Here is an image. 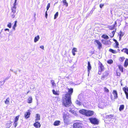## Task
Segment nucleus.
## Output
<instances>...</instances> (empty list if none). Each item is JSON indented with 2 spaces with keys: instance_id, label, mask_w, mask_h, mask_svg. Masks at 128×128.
I'll use <instances>...</instances> for the list:
<instances>
[{
  "instance_id": "obj_56",
  "label": "nucleus",
  "mask_w": 128,
  "mask_h": 128,
  "mask_svg": "<svg viewBox=\"0 0 128 128\" xmlns=\"http://www.w3.org/2000/svg\"><path fill=\"white\" fill-rule=\"evenodd\" d=\"M17 1V0H15L14 2H16Z\"/></svg>"
},
{
  "instance_id": "obj_3",
  "label": "nucleus",
  "mask_w": 128,
  "mask_h": 128,
  "mask_svg": "<svg viewBox=\"0 0 128 128\" xmlns=\"http://www.w3.org/2000/svg\"><path fill=\"white\" fill-rule=\"evenodd\" d=\"M88 119L90 122L92 124L98 125L99 124V121L98 120L95 118H90Z\"/></svg>"
},
{
  "instance_id": "obj_28",
  "label": "nucleus",
  "mask_w": 128,
  "mask_h": 128,
  "mask_svg": "<svg viewBox=\"0 0 128 128\" xmlns=\"http://www.w3.org/2000/svg\"><path fill=\"white\" fill-rule=\"evenodd\" d=\"M10 99L9 97L7 98L5 101V103L6 104H10Z\"/></svg>"
},
{
  "instance_id": "obj_16",
  "label": "nucleus",
  "mask_w": 128,
  "mask_h": 128,
  "mask_svg": "<svg viewBox=\"0 0 128 128\" xmlns=\"http://www.w3.org/2000/svg\"><path fill=\"white\" fill-rule=\"evenodd\" d=\"M92 68V67L90 63L89 62H88V66H87V69L88 71L89 72L90 70Z\"/></svg>"
},
{
  "instance_id": "obj_7",
  "label": "nucleus",
  "mask_w": 128,
  "mask_h": 128,
  "mask_svg": "<svg viewBox=\"0 0 128 128\" xmlns=\"http://www.w3.org/2000/svg\"><path fill=\"white\" fill-rule=\"evenodd\" d=\"M117 25V22L116 21L114 22V24L112 26H108V28L110 30H112L115 29V27Z\"/></svg>"
},
{
  "instance_id": "obj_25",
  "label": "nucleus",
  "mask_w": 128,
  "mask_h": 128,
  "mask_svg": "<svg viewBox=\"0 0 128 128\" xmlns=\"http://www.w3.org/2000/svg\"><path fill=\"white\" fill-rule=\"evenodd\" d=\"M16 7H14L12 6L11 8V10L12 12L15 13L16 12Z\"/></svg>"
},
{
  "instance_id": "obj_5",
  "label": "nucleus",
  "mask_w": 128,
  "mask_h": 128,
  "mask_svg": "<svg viewBox=\"0 0 128 128\" xmlns=\"http://www.w3.org/2000/svg\"><path fill=\"white\" fill-rule=\"evenodd\" d=\"M98 64L99 66L98 67L99 70L98 74L100 75L101 74L102 72L104 70V68L102 64L99 61Z\"/></svg>"
},
{
  "instance_id": "obj_46",
  "label": "nucleus",
  "mask_w": 128,
  "mask_h": 128,
  "mask_svg": "<svg viewBox=\"0 0 128 128\" xmlns=\"http://www.w3.org/2000/svg\"><path fill=\"white\" fill-rule=\"evenodd\" d=\"M63 118L64 120L66 119V114H64L63 116Z\"/></svg>"
},
{
  "instance_id": "obj_53",
  "label": "nucleus",
  "mask_w": 128,
  "mask_h": 128,
  "mask_svg": "<svg viewBox=\"0 0 128 128\" xmlns=\"http://www.w3.org/2000/svg\"><path fill=\"white\" fill-rule=\"evenodd\" d=\"M108 117L111 118L112 117H113V116L112 115H108Z\"/></svg>"
},
{
  "instance_id": "obj_32",
  "label": "nucleus",
  "mask_w": 128,
  "mask_h": 128,
  "mask_svg": "<svg viewBox=\"0 0 128 128\" xmlns=\"http://www.w3.org/2000/svg\"><path fill=\"white\" fill-rule=\"evenodd\" d=\"M51 83L52 85V86H56V84L55 82L53 80H51Z\"/></svg>"
},
{
  "instance_id": "obj_50",
  "label": "nucleus",
  "mask_w": 128,
  "mask_h": 128,
  "mask_svg": "<svg viewBox=\"0 0 128 128\" xmlns=\"http://www.w3.org/2000/svg\"><path fill=\"white\" fill-rule=\"evenodd\" d=\"M13 7H16V2H14V4H13Z\"/></svg>"
},
{
  "instance_id": "obj_9",
  "label": "nucleus",
  "mask_w": 128,
  "mask_h": 128,
  "mask_svg": "<svg viewBox=\"0 0 128 128\" xmlns=\"http://www.w3.org/2000/svg\"><path fill=\"white\" fill-rule=\"evenodd\" d=\"M94 42L97 43L98 46V48L100 49L102 47V44L98 40H96Z\"/></svg>"
},
{
  "instance_id": "obj_37",
  "label": "nucleus",
  "mask_w": 128,
  "mask_h": 128,
  "mask_svg": "<svg viewBox=\"0 0 128 128\" xmlns=\"http://www.w3.org/2000/svg\"><path fill=\"white\" fill-rule=\"evenodd\" d=\"M107 62L108 64H111L113 63V61L112 59L109 60L107 61Z\"/></svg>"
},
{
  "instance_id": "obj_13",
  "label": "nucleus",
  "mask_w": 128,
  "mask_h": 128,
  "mask_svg": "<svg viewBox=\"0 0 128 128\" xmlns=\"http://www.w3.org/2000/svg\"><path fill=\"white\" fill-rule=\"evenodd\" d=\"M30 113L29 110L28 112H26L24 114V116L25 118L26 119L29 118L30 117Z\"/></svg>"
},
{
  "instance_id": "obj_42",
  "label": "nucleus",
  "mask_w": 128,
  "mask_h": 128,
  "mask_svg": "<svg viewBox=\"0 0 128 128\" xmlns=\"http://www.w3.org/2000/svg\"><path fill=\"white\" fill-rule=\"evenodd\" d=\"M76 104L78 105L79 106H80L81 105V103L80 101L78 100H77L76 101Z\"/></svg>"
},
{
  "instance_id": "obj_47",
  "label": "nucleus",
  "mask_w": 128,
  "mask_h": 128,
  "mask_svg": "<svg viewBox=\"0 0 128 128\" xmlns=\"http://www.w3.org/2000/svg\"><path fill=\"white\" fill-rule=\"evenodd\" d=\"M104 5V4H100V8H102V7Z\"/></svg>"
},
{
  "instance_id": "obj_38",
  "label": "nucleus",
  "mask_w": 128,
  "mask_h": 128,
  "mask_svg": "<svg viewBox=\"0 0 128 128\" xmlns=\"http://www.w3.org/2000/svg\"><path fill=\"white\" fill-rule=\"evenodd\" d=\"M52 92L54 94L57 95H58L59 94L58 93H57L54 90H52Z\"/></svg>"
},
{
  "instance_id": "obj_29",
  "label": "nucleus",
  "mask_w": 128,
  "mask_h": 128,
  "mask_svg": "<svg viewBox=\"0 0 128 128\" xmlns=\"http://www.w3.org/2000/svg\"><path fill=\"white\" fill-rule=\"evenodd\" d=\"M124 106L123 104H122L120 105L119 108V110L120 111H121L122 110H124Z\"/></svg>"
},
{
  "instance_id": "obj_44",
  "label": "nucleus",
  "mask_w": 128,
  "mask_h": 128,
  "mask_svg": "<svg viewBox=\"0 0 128 128\" xmlns=\"http://www.w3.org/2000/svg\"><path fill=\"white\" fill-rule=\"evenodd\" d=\"M18 123L17 122H14V128H16L18 125Z\"/></svg>"
},
{
  "instance_id": "obj_18",
  "label": "nucleus",
  "mask_w": 128,
  "mask_h": 128,
  "mask_svg": "<svg viewBox=\"0 0 128 128\" xmlns=\"http://www.w3.org/2000/svg\"><path fill=\"white\" fill-rule=\"evenodd\" d=\"M118 68L119 70L122 72H123L124 68L123 66L121 65H118Z\"/></svg>"
},
{
  "instance_id": "obj_31",
  "label": "nucleus",
  "mask_w": 128,
  "mask_h": 128,
  "mask_svg": "<svg viewBox=\"0 0 128 128\" xmlns=\"http://www.w3.org/2000/svg\"><path fill=\"white\" fill-rule=\"evenodd\" d=\"M62 2L64 5L66 7L68 6V4L66 2V0H63Z\"/></svg>"
},
{
  "instance_id": "obj_23",
  "label": "nucleus",
  "mask_w": 128,
  "mask_h": 128,
  "mask_svg": "<svg viewBox=\"0 0 128 128\" xmlns=\"http://www.w3.org/2000/svg\"><path fill=\"white\" fill-rule=\"evenodd\" d=\"M32 98L31 96H30L28 99L27 102L29 104H30L32 102Z\"/></svg>"
},
{
  "instance_id": "obj_43",
  "label": "nucleus",
  "mask_w": 128,
  "mask_h": 128,
  "mask_svg": "<svg viewBox=\"0 0 128 128\" xmlns=\"http://www.w3.org/2000/svg\"><path fill=\"white\" fill-rule=\"evenodd\" d=\"M116 75L117 76H120V73L117 70L116 71Z\"/></svg>"
},
{
  "instance_id": "obj_40",
  "label": "nucleus",
  "mask_w": 128,
  "mask_h": 128,
  "mask_svg": "<svg viewBox=\"0 0 128 128\" xmlns=\"http://www.w3.org/2000/svg\"><path fill=\"white\" fill-rule=\"evenodd\" d=\"M50 3L48 4L46 6V10L47 11L49 9V8L50 7Z\"/></svg>"
},
{
  "instance_id": "obj_8",
  "label": "nucleus",
  "mask_w": 128,
  "mask_h": 128,
  "mask_svg": "<svg viewBox=\"0 0 128 128\" xmlns=\"http://www.w3.org/2000/svg\"><path fill=\"white\" fill-rule=\"evenodd\" d=\"M108 72L106 71L105 72L103 73L101 77V80H104L105 78L107 77L108 75Z\"/></svg>"
},
{
  "instance_id": "obj_17",
  "label": "nucleus",
  "mask_w": 128,
  "mask_h": 128,
  "mask_svg": "<svg viewBox=\"0 0 128 128\" xmlns=\"http://www.w3.org/2000/svg\"><path fill=\"white\" fill-rule=\"evenodd\" d=\"M36 118L35 120V121H37L38 120H40V115L38 114H36Z\"/></svg>"
},
{
  "instance_id": "obj_4",
  "label": "nucleus",
  "mask_w": 128,
  "mask_h": 128,
  "mask_svg": "<svg viewBox=\"0 0 128 128\" xmlns=\"http://www.w3.org/2000/svg\"><path fill=\"white\" fill-rule=\"evenodd\" d=\"M73 128H84L83 124L79 122L74 123L73 125Z\"/></svg>"
},
{
  "instance_id": "obj_36",
  "label": "nucleus",
  "mask_w": 128,
  "mask_h": 128,
  "mask_svg": "<svg viewBox=\"0 0 128 128\" xmlns=\"http://www.w3.org/2000/svg\"><path fill=\"white\" fill-rule=\"evenodd\" d=\"M5 82V80L0 82V87L2 88V86L4 84Z\"/></svg>"
},
{
  "instance_id": "obj_49",
  "label": "nucleus",
  "mask_w": 128,
  "mask_h": 128,
  "mask_svg": "<svg viewBox=\"0 0 128 128\" xmlns=\"http://www.w3.org/2000/svg\"><path fill=\"white\" fill-rule=\"evenodd\" d=\"M11 16L12 18H14L15 17L14 13H13V14H11Z\"/></svg>"
},
{
  "instance_id": "obj_54",
  "label": "nucleus",
  "mask_w": 128,
  "mask_h": 128,
  "mask_svg": "<svg viewBox=\"0 0 128 128\" xmlns=\"http://www.w3.org/2000/svg\"><path fill=\"white\" fill-rule=\"evenodd\" d=\"M4 30L5 31L8 30V32H9V30L8 28H6Z\"/></svg>"
},
{
  "instance_id": "obj_55",
  "label": "nucleus",
  "mask_w": 128,
  "mask_h": 128,
  "mask_svg": "<svg viewBox=\"0 0 128 128\" xmlns=\"http://www.w3.org/2000/svg\"><path fill=\"white\" fill-rule=\"evenodd\" d=\"M105 41V42L106 43H107L108 42V41H106L105 40H102V41Z\"/></svg>"
},
{
  "instance_id": "obj_12",
  "label": "nucleus",
  "mask_w": 128,
  "mask_h": 128,
  "mask_svg": "<svg viewBox=\"0 0 128 128\" xmlns=\"http://www.w3.org/2000/svg\"><path fill=\"white\" fill-rule=\"evenodd\" d=\"M117 51H117L116 50H114L112 48H110L109 50V51L110 52L114 54H116L118 52H119L120 51V50L119 49H118L117 50Z\"/></svg>"
},
{
  "instance_id": "obj_20",
  "label": "nucleus",
  "mask_w": 128,
  "mask_h": 128,
  "mask_svg": "<svg viewBox=\"0 0 128 128\" xmlns=\"http://www.w3.org/2000/svg\"><path fill=\"white\" fill-rule=\"evenodd\" d=\"M128 66V59L126 58V59L124 63V66L126 68Z\"/></svg>"
},
{
  "instance_id": "obj_6",
  "label": "nucleus",
  "mask_w": 128,
  "mask_h": 128,
  "mask_svg": "<svg viewBox=\"0 0 128 128\" xmlns=\"http://www.w3.org/2000/svg\"><path fill=\"white\" fill-rule=\"evenodd\" d=\"M122 90L124 91L126 95V98L128 99V88L126 86L122 88Z\"/></svg>"
},
{
  "instance_id": "obj_45",
  "label": "nucleus",
  "mask_w": 128,
  "mask_h": 128,
  "mask_svg": "<svg viewBox=\"0 0 128 128\" xmlns=\"http://www.w3.org/2000/svg\"><path fill=\"white\" fill-rule=\"evenodd\" d=\"M11 23L10 22L8 23V24L7 25V26L9 28H11Z\"/></svg>"
},
{
  "instance_id": "obj_11",
  "label": "nucleus",
  "mask_w": 128,
  "mask_h": 128,
  "mask_svg": "<svg viewBox=\"0 0 128 128\" xmlns=\"http://www.w3.org/2000/svg\"><path fill=\"white\" fill-rule=\"evenodd\" d=\"M33 125L34 127L36 128H39L41 126L40 124L37 121H36V122Z\"/></svg>"
},
{
  "instance_id": "obj_30",
  "label": "nucleus",
  "mask_w": 128,
  "mask_h": 128,
  "mask_svg": "<svg viewBox=\"0 0 128 128\" xmlns=\"http://www.w3.org/2000/svg\"><path fill=\"white\" fill-rule=\"evenodd\" d=\"M40 39V37L39 36H36L34 38V42H36L38 41Z\"/></svg>"
},
{
  "instance_id": "obj_14",
  "label": "nucleus",
  "mask_w": 128,
  "mask_h": 128,
  "mask_svg": "<svg viewBox=\"0 0 128 128\" xmlns=\"http://www.w3.org/2000/svg\"><path fill=\"white\" fill-rule=\"evenodd\" d=\"M12 122L10 121H8L6 124V128H10L11 126Z\"/></svg>"
},
{
  "instance_id": "obj_1",
  "label": "nucleus",
  "mask_w": 128,
  "mask_h": 128,
  "mask_svg": "<svg viewBox=\"0 0 128 128\" xmlns=\"http://www.w3.org/2000/svg\"><path fill=\"white\" fill-rule=\"evenodd\" d=\"M68 92L65 94V97L62 99V105L66 107L70 106L72 104L71 101V96L73 92V89L72 88H67Z\"/></svg>"
},
{
  "instance_id": "obj_57",
  "label": "nucleus",
  "mask_w": 128,
  "mask_h": 128,
  "mask_svg": "<svg viewBox=\"0 0 128 128\" xmlns=\"http://www.w3.org/2000/svg\"><path fill=\"white\" fill-rule=\"evenodd\" d=\"M122 84H121V86H122Z\"/></svg>"
},
{
  "instance_id": "obj_39",
  "label": "nucleus",
  "mask_w": 128,
  "mask_h": 128,
  "mask_svg": "<svg viewBox=\"0 0 128 128\" xmlns=\"http://www.w3.org/2000/svg\"><path fill=\"white\" fill-rule=\"evenodd\" d=\"M104 91L105 92H106L107 93L109 92V90L106 87H104Z\"/></svg>"
},
{
  "instance_id": "obj_41",
  "label": "nucleus",
  "mask_w": 128,
  "mask_h": 128,
  "mask_svg": "<svg viewBox=\"0 0 128 128\" xmlns=\"http://www.w3.org/2000/svg\"><path fill=\"white\" fill-rule=\"evenodd\" d=\"M58 12H56V13L54 15V19L56 18L58 16Z\"/></svg>"
},
{
  "instance_id": "obj_52",
  "label": "nucleus",
  "mask_w": 128,
  "mask_h": 128,
  "mask_svg": "<svg viewBox=\"0 0 128 128\" xmlns=\"http://www.w3.org/2000/svg\"><path fill=\"white\" fill-rule=\"evenodd\" d=\"M40 48L42 49H44V47L43 46H40Z\"/></svg>"
},
{
  "instance_id": "obj_10",
  "label": "nucleus",
  "mask_w": 128,
  "mask_h": 128,
  "mask_svg": "<svg viewBox=\"0 0 128 128\" xmlns=\"http://www.w3.org/2000/svg\"><path fill=\"white\" fill-rule=\"evenodd\" d=\"M113 40L115 42V43L114 44L115 45L113 46V47L115 48H119L118 42L115 39H114Z\"/></svg>"
},
{
  "instance_id": "obj_15",
  "label": "nucleus",
  "mask_w": 128,
  "mask_h": 128,
  "mask_svg": "<svg viewBox=\"0 0 128 128\" xmlns=\"http://www.w3.org/2000/svg\"><path fill=\"white\" fill-rule=\"evenodd\" d=\"M112 94L114 95V99H117L118 98V94L116 91L115 90H113Z\"/></svg>"
},
{
  "instance_id": "obj_26",
  "label": "nucleus",
  "mask_w": 128,
  "mask_h": 128,
  "mask_svg": "<svg viewBox=\"0 0 128 128\" xmlns=\"http://www.w3.org/2000/svg\"><path fill=\"white\" fill-rule=\"evenodd\" d=\"M102 38L105 39H108L109 38L108 36L106 34H103L101 36Z\"/></svg>"
},
{
  "instance_id": "obj_24",
  "label": "nucleus",
  "mask_w": 128,
  "mask_h": 128,
  "mask_svg": "<svg viewBox=\"0 0 128 128\" xmlns=\"http://www.w3.org/2000/svg\"><path fill=\"white\" fill-rule=\"evenodd\" d=\"M60 122L59 120H56L54 123V126H58L60 125Z\"/></svg>"
},
{
  "instance_id": "obj_33",
  "label": "nucleus",
  "mask_w": 128,
  "mask_h": 128,
  "mask_svg": "<svg viewBox=\"0 0 128 128\" xmlns=\"http://www.w3.org/2000/svg\"><path fill=\"white\" fill-rule=\"evenodd\" d=\"M125 59V58L124 56L120 57L119 59V61L121 62H122Z\"/></svg>"
},
{
  "instance_id": "obj_48",
  "label": "nucleus",
  "mask_w": 128,
  "mask_h": 128,
  "mask_svg": "<svg viewBox=\"0 0 128 128\" xmlns=\"http://www.w3.org/2000/svg\"><path fill=\"white\" fill-rule=\"evenodd\" d=\"M55 98H57V101L58 102L60 101V98L56 96V97Z\"/></svg>"
},
{
  "instance_id": "obj_51",
  "label": "nucleus",
  "mask_w": 128,
  "mask_h": 128,
  "mask_svg": "<svg viewBox=\"0 0 128 128\" xmlns=\"http://www.w3.org/2000/svg\"><path fill=\"white\" fill-rule=\"evenodd\" d=\"M48 14H47V11L46 10L45 12V16L46 18H47Z\"/></svg>"
},
{
  "instance_id": "obj_21",
  "label": "nucleus",
  "mask_w": 128,
  "mask_h": 128,
  "mask_svg": "<svg viewBox=\"0 0 128 128\" xmlns=\"http://www.w3.org/2000/svg\"><path fill=\"white\" fill-rule=\"evenodd\" d=\"M77 52V50L76 48H73L72 50V54L74 56L75 55V52Z\"/></svg>"
},
{
  "instance_id": "obj_34",
  "label": "nucleus",
  "mask_w": 128,
  "mask_h": 128,
  "mask_svg": "<svg viewBox=\"0 0 128 128\" xmlns=\"http://www.w3.org/2000/svg\"><path fill=\"white\" fill-rule=\"evenodd\" d=\"M17 22V21L16 20L14 22V25L12 27V28L14 30H15V28L16 26Z\"/></svg>"
},
{
  "instance_id": "obj_35",
  "label": "nucleus",
  "mask_w": 128,
  "mask_h": 128,
  "mask_svg": "<svg viewBox=\"0 0 128 128\" xmlns=\"http://www.w3.org/2000/svg\"><path fill=\"white\" fill-rule=\"evenodd\" d=\"M20 116V115H19L16 116L15 118V120L14 122H17L18 121L19 119Z\"/></svg>"
},
{
  "instance_id": "obj_22",
  "label": "nucleus",
  "mask_w": 128,
  "mask_h": 128,
  "mask_svg": "<svg viewBox=\"0 0 128 128\" xmlns=\"http://www.w3.org/2000/svg\"><path fill=\"white\" fill-rule=\"evenodd\" d=\"M118 34L119 35V40H120L122 37L124 36V34L122 32V31L120 30Z\"/></svg>"
},
{
  "instance_id": "obj_27",
  "label": "nucleus",
  "mask_w": 128,
  "mask_h": 128,
  "mask_svg": "<svg viewBox=\"0 0 128 128\" xmlns=\"http://www.w3.org/2000/svg\"><path fill=\"white\" fill-rule=\"evenodd\" d=\"M122 52H124L128 54V49L127 48H124L121 50Z\"/></svg>"
},
{
  "instance_id": "obj_58",
  "label": "nucleus",
  "mask_w": 128,
  "mask_h": 128,
  "mask_svg": "<svg viewBox=\"0 0 128 128\" xmlns=\"http://www.w3.org/2000/svg\"><path fill=\"white\" fill-rule=\"evenodd\" d=\"M28 92H27V93H28Z\"/></svg>"
},
{
  "instance_id": "obj_2",
  "label": "nucleus",
  "mask_w": 128,
  "mask_h": 128,
  "mask_svg": "<svg viewBox=\"0 0 128 128\" xmlns=\"http://www.w3.org/2000/svg\"><path fill=\"white\" fill-rule=\"evenodd\" d=\"M79 112L82 115L88 117L91 116L94 114V112L93 111L84 109L80 110Z\"/></svg>"
},
{
  "instance_id": "obj_19",
  "label": "nucleus",
  "mask_w": 128,
  "mask_h": 128,
  "mask_svg": "<svg viewBox=\"0 0 128 128\" xmlns=\"http://www.w3.org/2000/svg\"><path fill=\"white\" fill-rule=\"evenodd\" d=\"M116 28L115 29V30H114L112 32V34H111L110 35V38H112L114 36V34L116 32Z\"/></svg>"
}]
</instances>
